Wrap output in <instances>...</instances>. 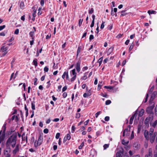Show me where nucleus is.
I'll return each mask as SVG.
<instances>
[{"mask_svg":"<svg viewBox=\"0 0 157 157\" xmlns=\"http://www.w3.org/2000/svg\"><path fill=\"white\" fill-rule=\"evenodd\" d=\"M17 134H14L11 136L7 140L6 144L7 147H10L11 144L13 148H14L16 145L17 141Z\"/></svg>","mask_w":157,"mask_h":157,"instance_id":"obj_1","label":"nucleus"},{"mask_svg":"<svg viewBox=\"0 0 157 157\" xmlns=\"http://www.w3.org/2000/svg\"><path fill=\"white\" fill-rule=\"evenodd\" d=\"M149 136V140L151 144L155 142L156 143H157V132H155L154 133H150Z\"/></svg>","mask_w":157,"mask_h":157,"instance_id":"obj_2","label":"nucleus"},{"mask_svg":"<svg viewBox=\"0 0 157 157\" xmlns=\"http://www.w3.org/2000/svg\"><path fill=\"white\" fill-rule=\"evenodd\" d=\"M155 107L154 104H153L151 106L147 108V112L149 113L153 114V113L152 112V110Z\"/></svg>","mask_w":157,"mask_h":157,"instance_id":"obj_3","label":"nucleus"},{"mask_svg":"<svg viewBox=\"0 0 157 157\" xmlns=\"http://www.w3.org/2000/svg\"><path fill=\"white\" fill-rule=\"evenodd\" d=\"M6 149L4 150V155L6 156L9 155H10V153L11 151V150L10 147H8Z\"/></svg>","mask_w":157,"mask_h":157,"instance_id":"obj_4","label":"nucleus"},{"mask_svg":"<svg viewBox=\"0 0 157 157\" xmlns=\"http://www.w3.org/2000/svg\"><path fill=\"white\" fill-rule=\"evenodd\" d=\"M144 135L145 138L147 140H149V136L148 134V132L147 130H145L144 132Z\"/></svg>","mask_w":157,"mask_h":157,"instance_id":"obj_5","label":"nucleus"},{"mask_svg":"<svg viewBox=\"0 0 157 157\" xmlns=\"http://www.w3.org/2000/svg\"><path fill=\"white\" fill-rule=\"evenodd\" d=\"M137 113L135 112L134 113V114L131 117L130 119V121H129V124H132L134 117H136V116H137Z\"/></svg>","mask_w":157,"mask_h":157,"instance_id":"obj_6","label":"nucleus"},{"mask_svg":"<svg viewBox=\"0 0 157 157\" xmlns=\"http://www.w3.org/2000/svg\"><path fill=\"white\" fill-rule=\"evenodd\" d=\"M81 62L78 61L77 63L76 66V69L78 72H79L80 70V66Z\"/></svg>","mask_w":157,"mask_h":157,"instance_id":"obj_7","label":"nucleus"},{"mask_svg":"<svg viewBox=\"0 0 157 157\" xmlns=\"http://www.w3.org/2000/svg\"><path fill=\"white\" fill-rule=\"evenodd\" d=\"M2 130L0 132V141L2 142L4 140L5 137V134L2 133Z\"/></svg>","mask_w":157,"mask_h":157,"instance_id":"obj_8","label":"nucleus"},{"mask_svg":"<svg viewBox=\"0 0 157 157\" xmlns=\"http://www.w3.org/2000/svg\"><path fill=\"white\" fill-rule=\"evenodd\" d=\"M71 138V136L69 134L67 135L66 137H64L63 139V143H65L67 140H69Z\"/></svg>","mask_w":157,"mask_h":157,"instance_id":"obj_9","label":"nucleus"},{"mask_svg":"<svg viewBox=\"0 0 157 157\" xmlns=\"http://www.w3.org/2000/svg\"><path fill=\"white\" fill-rule=\"evenodd\" d=\"M157 94V92L156 91H155L153 92L150 98V101H152L154 100L155 98V96Z\"/></svg>","mask_w":157,"mask_h":157,"instance_id":"obj_10","label":"nucleus"},{"mask_svg":"<svg viewBox=\"0 0 157 157\" xmlns=\"http://www.w3.org/2000/svg\"><path fill=\"white\" fill-rule=\"evenodd\" d=\"M19 151V145L17 144L16 145L15 148L13 151V153L15 154L17 152Z\"/></svg>","mask_w":157,"mask_h":157,"instance_id":"obj_11","label":"nucleus"},{"mask_svg":"<svg viewBox=\"0 0 157 157\" xmlns=\"http://www.w3.org/2000/svg\"><path fill=\"white\" fill-rule=\"evenodd\" d=\"M8 49V47H5V46H3L1 47V50L2 51V52H7V50Z\"/></svg>","mask_w":157,"mask_h":157,"instance_id":"obj_12","label":"nucleus"},{"mask_svg":"<svg viewBox=\"0 0 157 157\" xmlns=\"http://www.w3.org/2000/svg\"><path fill=\"white\" fill-rule=\"evenodd\" d=\"M133 146L135 149H137L139 148L140 145L137 143L135 142L133 144Z\"/></svg>","mask_w":157,"mask_h":157,"instance_id":"obj_13","label":"nucleus"},{"mask_svg":"<svg viewBox=\"0 0 157 157\" xmlns=\"http://www.w3.org/2000/svg\"><path fill=\"white\" fill-rule=\"evenodd\" d=\"M128 128H126L124 129V131L126 133V135H128V132H129L130 131V125H128Z\"/></svg>","mask_w":157,"mask_h":157,"instance_id":"obj_14","label":"nucleus"},{"mask_svg":"<svg viewBox=\"0 0 157 157\" xmlns=\"http://www.w3.org/2000/svg\"><path fill=\"white\" fill-rule=\"evenodd\" d=\"M43 140V138L41 136H40L38 138V140L37 141L40 144H41Z\"/></svg>","mask_w":157,"mask_h":157,"instance_id":"obj_15","label":"nucleus"},{"mask_svg":"<svg viewBox=\"0 0 157 157\" xmlns=\"http://www.w3.org/2000/svg\"><path fill=\"white\" fill-rule=\"evenodd\" d=\"M123 153L120 151H119L116 153V157H122Z\"/></svg>","mask_w":157,"mask_h":157,"instance_id":"obj_16","label":"nucleus"},{"mask_svg":"<svg viewBox=\"0 0 157 157\" xmlns=\"http://www.w3.org/2000/svg\"><path fill=\"white\" fill-rule=\"evenodd\" d=\"M34 33L33 32H30L29 34L30 36L32 37V40H34Z\"/></svg>","mask_w":157,"mask_h":157,"instance_id":"obj_17","label":"nucleus"},{"mask_svg":"<svg viewBox=\"0 0 157 157\" xmlns=\"http://www.w3.org/2000/svg\"><path fill=\"white\" fill-rule=\"evenodd\" d=\"M125 11H126L125 10H122L121 11V15L120 16L122 17V16H123L126 15L127 14V13H125Z\"/></svg>","mask_w":157,"mask_h":157,"instance_id":"obj_18","label":"nucleus"},{"mask_svg":"<svg viewBox=\"0 0 157 157\" xmlns=\"http://www.w3.org/2000/svg\"><path fill=\"white\" fill-rule=\"evenodd\" d=\"M41 144H40L39 143V142L37 140L35 141V142L34 143V146L36 147H37L39 146Z\"/></svg>","mask_w":157,"mask_h":157,"instance_id":"obj_19","label":"nucleus"},{"mask_svg":"<svg viewBox=\"0 0 157 157\" xmlns=\"http://www.w3.org/2000/svg\"><path fill=\"white\" fill-rule=\"evenodd\" d=\"M81 49V46H79L78 48L77 55H76L77 57L78 56V54L80 53Z\"/></svg>","mask_w":157,"mask_h":157,"instance_id":"obj_20","label":"nucleus"},{"mask_svg":"<svg viewBox=\"0 0 157 157\" xmlns=\"http://www.w3.org/2000/svg\"><path fill=\"white\" fill-rule=\"evenodd\" d=\"M6 124H5L2 128V129L3 130V132L2 133L5 134V131L6 130Z\"/></svg>","mask_w":157,"mask_h":157,"instance_id":"obj_21","label":"nucleus"},{"mask_svg":"<svg viewBox=\"0 0 157 157\" xmlns=\"http://www.w3.org/2000/svg\"><path fill=\"white\" fill-rule=\"evenodd\" d=\"M149 121V119L147 118L145 120L144 124L146 125H148Z\"/></svg>","mask_w":157,"mask_h":157,"instance_id":"obj_22","label":"nucleus"},{"mask_svg":"<svg viewBox=\"0 0 157 157\" xmlns=\"http://www.w3.org/2000/svg\"><path fill=\"white\" fill-rule=\"evenodd\" d=\"M37 60L36 59H34L33 60V63L35 67H36L37 66Z\"/></svg>","mask_w":157,"mask_h":157,"instance_id":"obj_23","label":"nucleus"},{"mask_svg":"<svg viewBox=\"0 0 157 157\" xmlns=\"http://www.w3.org/2000/svg\"><path fill=\"white\" fill-rule=\"evenodd\" d=\"M103 60V58L101 57L98 60V62L99 63V66H100Z\"/></svg>","mask_w":157,"mask_h":157,"instance_id":"obj_24","label":"nucleus"},{"mask_svg":"<svg viewBox=\"0 0 157 157\" xmlns=\"http://www.w3.org/2000/svg\"><path fill=\"white\" fill-rule=\"evenodd\" d=\"M145 157H152V152L149 151L148 155H146Z\"/></svg>","mask_w":157,"mask_h":157,"instance_id":"obj_25","label":"nucleus"},{"mask_svg":"<svg viewBox=\"0 0 157 157\" xmlns=\"http://www.w3.org/2000/svg\"><path fill=\"white\" fill-rule=\"evenodd\" d=\"M35 102L34 101L31 102V105H32V108L33 110L35 109V105L34 104V103Z\"/></svg>","mask_w":157,"mask_h":157,"instance_id":"obj_26","label":"nucleus"},{"mask_svg":"<svg viewBox=\"0 0 157 157\" xmlns=\"http://www.w3.org/2000/svg\"><path fill=\"white\" fill-rule=\"evenodd\" d=\"M144 113V110L143 109H142L139 114V116H140V117H141L143 115Z\"/></svg>","mask_w":157,"mask_h":157,"instance_id":"obj_27","label":"nucleus"},{"mask_svg":"<svg viewBox=\"0 0 157 157\" xmlns=\"http://www.w3.org/2000/svg\"><path fill=\"white\" fill-rule=\"evenodd\" d=\"M24 6V2L22 1L21 2L20 4V7L21 9H23Z\"/></svg>","mask_w":157,"mask_h":157,"instance_id":"obj_28","label":"nucleus"},{"mask_svg":"<svg viewBox=\"0 0 157 157\" xmlns=\"http://www.w3.org/2000/svg\"><path fill=\"white\" fill-rule=\"evenodd\" d=\"M155 11L154 10H152L151 11L150 10H149L148 11L147 13L150 14H155Z\"/></svg>","mask_w":157,"mask_h":157,"instance_id":"obj_29","label":"nucleus"},{"mask_svg":"<svg viewBox=\"0 0 157 157\" xmlns=\"http://www.w3.org/2000/svg\"><path fill=\"white\" fill-rule=\"evenodd\" d=\"M134 43H132L129 47V51H131L132 49L134 46Z\"/></svg>","mask_w":157,"mask_h":157,"instance_id":"obj_30","label":"nucleus"},{"mask_svg":"<svg viewBox=\"0 0 157 157\" xmlns=\"http://www.w3.org/2000/svg\"><path fill=\"white\" fill-rule=\"evenodd\" d=\"M104 88H105L107 89H110V90L113 89V87L111 86H104Z\"/></svg>","mask_w":157,"mask_h":157,"instance_id":"obj_31","label":"nucleus"},{"mask_svg":"<svg viewBox=\"0 0 157 157\" xmlns=\"http://www.w3.org/2000/svg\"><path fill=\"white\" fill-rule=\"evenodd\" d=\"M154 86H153L151 87L150 89V91H149V94H151V93L153 92V89H154Z\"/></svg>","mask_w":157,"mask_h":157,"instance_id":"obj_32","label":"nucleus"},{"mask_svg":"<svg viewBox=\"0 0 157 157\" xmlns=\"http://www.w3.org/2000/svg\"><path fill=\"white\" fill-rule=\"evenodd\" d=\"M109 144H105L103 146L104 149V150L106 149L109 147Z\"/></svg>","mask_w":157,"mask_h":157,"instance_id":"obj_33","label":"nucleus"},{"mask_svg":"<svg viewBox=\"0 0 157 157\" xmlns=\"http://www.w3.org/2000/svg\"><path fill=\"white\" fill-rule=\"evenodd\" d=\"M84 143L83 142H82L81 144L79 146L78 148L79 149H82L83 147L84 146Z\"/></svg>","mask_w":157,"mask_h":157,"instance_id":"obj_34","label":"nucleus"},{"mask_svg":"<svg viewBox=\"0 0 157 157\" xmlns=\"http://www.w3.org/2000/svg\"><path fill=\"white\" fill-rule=\"evenodd\" d=\"M72 74L74 76L76 75V73L75 72V69L72 70Z\"/></svg>","mask_w":157,"mask_h":157,"instance_id":"obj_35","label":"nucleus"},{"mask_svg":"<svg viewBox=\"0 0 157 157\" xmlns=\"http://www.w3.org/2000/svg\"><path fill=\"white\" fill-rule=\"evenodd\" d=\"M157 124V121L156 120L154 122L152 123V126H153V127H155V126H156Z\"/></svg>","mask_w":157,"mask_h":157,"instance_id":"obj_36","label":"nucleus"},{"mask_svg":"<svg viewBox=\"0 0 157 157\" xmlns=\"http://www.w3.org/2000/svg\"><path fill=\"white\" fill-rule=\"evenodd\" d=\"M111 103V101L110 100H107L105 102V104L106 105H108L110 104Z\"/></svg>","mask_w":157,"mask_h":157,"instance_id":"obj_37","label":"nucleus"},{"mask_svg":"<svg viewBox=\"0 0 157 157\" xmlns=\"http://www.w3.org/2000/svg\"><path fill=\"white\" fill-rule=\"evenodd\" d=\"M82 21H83V20L82 19L81 20V19H80L79 20L78 25L79 26H80L82 24Z\"/></svg>","mask_w":157,"mask_h":157,"instance_id":"obj_38","label":"nucleus"},{"mask_svg":"<svg viewBox=\"0 0 157 157\" xmlns=\"http://www.w3.org/2000/svg\"><path fill=\"white\" fill-rule=\"evenodd\" d=\"M101 111H98L95 114V116L96 118H97L99 115L100 114Z\"/></svg>","mask_w":157,"mask_h":157,"instance_id":"obj_39","label":"nucleus"},{"mask_svg":"<svg viewBox=\"0 0 157 157\" xmlns=\"http://www.w3.org/2000/svg\"><path fill=\"white\" fill-rule=\"evenodd\" d=\"M43 132L45 133H48V130L47 128H45L44 129Z\"/></svg>","mask_w":157,"mask_h":157,"instance_id":"obj_40","label":"nucleus"},{"mask_svg":"<svg viewBox=\"0 0 157 157\" xmlns=\"http://www.w3.org/2000/svg\"><path fill=\"white\" fill-rule=\"evenodd\" d=\"M76 75L74 76L73 77H72L71 79V81L73 82V81L76 78Z\"/></svg>","mask_w":157,"mask_h":157,"instance_id":"obj_41","label":"nucleus"},{"mask_svg":"<svg viewBox=\"0 0 157 157\" xmlns=\"http://www.w3.org/2000/svg\"><path fill=\"white\" fill-rule=\"evenodd\" d=\"M104 23H105V22L102 21V24L101 25V27H100V28L101 29H103V28H104Z\"/></svg>","mask_w":157,"mask_h":157,"instance_id":"obj_42","label":"nucleus"},{"mask_svg":"<svg viewBox=\"0 0 157 157\" xmlns=\"http://www.w3.org/2000/svg\"><path fill=\"white\" fill-rule=\"evenodd\" d=\"M94 11L93 9L92 8H91L90 10H89V13L90 14H91L93 13Z\"/></svg>","mask_w":157,"mask_h":157,"instance_id":"obj_43","label":"nucleus"},{"mask_svg":"<svg viewBox=\"0 0 157 157\" xmlns=\"http://www.w3.org/2000/svg\"><path fill=\"white\" fill-rule=\"evenodd\" d=\"M94 38V36L93 35H90L89 37V40L90 41L92 39Z\"/></svg>","mask_w":157,"mask_h":157,"instance_id":"obj_44","label":"nucleus"},{"mask_svg":"<svg viewBox=\"0 0 157 157\" xmlns=\"http://www.w3.org/2000/svg\"><path fill=\"white\" fill-rule=\"evenodd\" d=\"M60 135V134L59 133H58L56 134V139H58L59 138V136Z\"/></svg>","mask_w":157,"mask_h":157,"instance_id":"obj_45","label":"nucleus"},{"mask_svg":"<svg viewBox=\"0 0 157 157\" xmlns=\"http://www.w3.org/2000/svg\"><path fill=\"white\" fill-rule=\"evenodd\" d=\"M75 127L74 126H72L71 128V129H72V132L73 133L74 132V131H75Z\"/></svg>","mask_w":157,"mask_h":157,"instance_id":"obj_46","label":"nucleus"},{"mask_svg":"<svg viewBox=\"0 0 157 157\" xmlns=\"http://www.w3.org/2000/svg\"><path fill=\"white\" fill-rule=\"evenodd\" d=\"M19 30L18 29H17L14 32V34H18L19 33Z\"/></svg>","mask_w":157,"mask_h":157,"instance_id":"obj_47","label":"nucleus"},{"mask_svg":"<svg viewBox=\"0 0 157 157\" xmlns=\"http://www.w3.org/2000/svg\"><path fill=\"white\" fill-rule=\"evenodd\" d=\"M67 74V72H64L63 74V75L62 76V78H63L64 79L65 75Z\"/></svg>","mask_w":157,"mask_h":157,"instance_id":"obj_48","label":"nucleus"},{"mask_svg":"<svg viewBox=\"0 0 157 157\" xmlns=\"http://www.w3.org/2000/svg\"><path fill=\"white\" fill-rule=\"evenodd\" d=\"M49 70L48 68L47 67H45L44 68V71L45 72H47Z\"/></svg>","mask_w":157,"mask_h":157,"instance_id":"obj_49","label":"nucleus"},{"mask_svg":"<svg viewBox=\"0 0 157 157\" xmlns=\"http://www.w3.org/2000/svg\"><path fill=\"white\" fill-rule=\"evenodd\" d=\"M154 129L153 128H151L150 129V131L149 132V133H154Z\"/></svg>","mask_w":157,"mask_h":157,"instance_id":"obj_50","label":"nucleus"},{"mask_svg":"<svg viewBox=\"0 0 157 157\" xmlns=\"http://www.w3.org/2000/svg\"><path fill=\"white\" fill-rule=\"evenodd\" d=\"M6 26L5 25L0 26V31H1Z\"/></svg>","mask_w":157,"mask_h":157,"instance_id":"obj_51","label":"nucleus"},{"mask_svg":"<svg viewBox=\"0 0 157 157\" xmlns=\"http://www.w3.org/2000/svg\"><path fill=\"white\" fill-rule=\"evenodd\" d=\"M141 126L140 125H139L138 127V133H140V132L141 130Z\"/></svg>","mask_w":157,"mask_h":157,"instance_id":"obj_52","label":"nucleus"},{"mask_svg":"<svg viewBox=\"0 0 157 157\" xmlns=\"http://www.w3.org/2000/svg\"><path fill=\"white\" fill-rule=\"evenodd\" d=\"M87 78V76L86 75H85L81 78V79L82 80H86Z\"/></svg>","mask_w":157,"mask_h":157,"instance_id":"obj_53","label":"nucleus"},{"mask_svg":"<svg viewBox=\"0 0 157 157\" xmlns=\"http://www.w3.org/2000/svg\"><path fill=\"white\" fill-rule=\"evenodd\" d=\"M109 117L106 116L105 117V120L106 121H109Z\"/></svg>","mask_w":157,"mask_h":157,"instance_id":"obj_54","label":"nucleus"},{"mask_svg":"<svg viewBox=\"0 0 157 157\" xmlns=\"http://www.w3.org/2000/svg\"><path fill=\"white\" fill-rule=\"evenodd\" d=\"M91 90H88V93H87V96H90L91 95Z\"/></svg>","mask_w":157,"mask_h":157,"instance_id":"obj_55","label":"nucleus"},{"mask_svg":"<svg viewBox=\"0 0 157 157\" xmlns=\"http://www.w3.org/2000/svg\"><path fill=\"white\" fill-rule=\"evenodd\" d=\"M44 0H41L40 1V4L42 6H44Z\"/></svg>","mask_w":157,"mask_h":157,"instance_id":"obj_56","label":"nucleus"},{"mask_svg":"<svg viewBox=\"0 0 157 157\" xmlns=\"http://www.w3.org/2000/svg\"><path fill=\"white\" fill-rule=\"evenodd\" d=\"M113 48H109L108 51L109 52V53H110L113 51Z\"/></svg>","mask_w":157,"mask_h":157,"instance_id":"obj_57","label":"nucleus"},{"mask_svg":"<svg viewBox=\"0 0 157 157\" xmlns=\"http://www.w3.org/2000/svg\"><path fill=\"white\" fill-rule=\"evenodd\" d=\"M67 86H64L62 89V91L64 92L67 89Z\"/></svg>","mask_w":157,"mask_h":157,"instance_id":"obj_58","label":"nucleus"},{"mask_svg":"<svg viewBox=\"0 0 157 157\" xmlns=\"http://www.w3.org/2000/svg\"><path fill=\"white\" fill-rule=\"evenodd\" d=\"M80 114L79 113H77L76 115V118H78L80 117Z\"/></svg>","mask_w":157,"mask_h":157,"instance_id":"obj_59","label":"nucleus"},{"mask_svg":"<svg viewBox=\"0 0 157 157\" xmlns=\"http://www.w3.org/2000/svg\"><path fill=\"white\" fill-rule=\"evenodd\" d=\"M100 83H99L98 85V89H100L101 87V86L102 85H101V84L102 83V82L101 81V82H100Z\"/></svg>","mask_w":157,"mask_h":157,"instance_id":"obj_60","label":"nucleus"},{"mask_svg":"<svg viewBox=\"0 0 157 157\" xmlns=\"http://www.w3.org/2000/svg\"><path fill=\"white\" fill-rule=\"evenodd\" d=\"M67 94L66 92H64L63 94V97L64 98H65L67 97Z\"/></svg>","mask_w":157,"mask_h":157,"instance_id":"obj_61","label":"nucleus"},{"mask_svg":"<svg viewBox=\"0 0 157 157\" xmlns=\"http://www.w3.org/2000/svg\"><path fill=\"white\" fill-rule=\"evenodd\" d=\"M94 21H92L91 24L90 26L91 28L93 27L94 26Z\"/></svg>","mask_w":157,"mask_h":157,"instance_id":"obj_62","label":"nucleus"},{"mask_svg":"<svg viewBox=\"0 0 157 157\" xmlns=\"http://www.w3.org/2000/svg\"><path fill=\"white\" fill-rule=\"evenodd\" d=\"M34 85H37V79L36 78H35L34 79Z\"/></svg>","mask_w":157,"mask_h":157,"instance_id":"obj_63","label":"nucleus"},{"mask_svg":"<svg viewBox=\"0 0 157 157\" xmlns=\"http://www.w3.org/2000/svg\"><path fill=\"white\" fill-rule=\"evenodd\" d=\"M59 121V119L58 118H56L54 119L53 121L54 122H58Z\"/></svg>","mask_w":157,"mask_h":157,"instance_id":"obj_64","label":"nucleus"}]
</instances>
